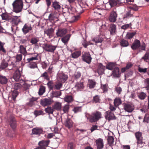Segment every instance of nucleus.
<instances>
[{
  "label": "nucleus",
  "instance_id": "f257e3e1",
  "mask_svg": "<svg viewBox=\"0 0 149 149\" xmlns=\"http://www.w3.org/2000/svg\"><path fill=\"white\" fill-rule=\"evenodd\" d=\"M12 5L14 12L17 13L22 11L23 7V2L22 0H16Z\"/></svg>",
  "mask_w": 149,
  "mask_h": 149
},
{
  "label": "nucleus",
  "instance_id": "f03ea898",
  "mask_svg": "<svg viewBox=\"0 0 149 149\" xmlns=\"http://www.w3.org/2000/svg\"><path fill=\"white\" fill-rule=\"evenodd\" d=\"M135 135L136 139L137 147L140 148L143 147L145 143L144 142L141 132H136L135 134Z\"/></svg>",
  "mask_w": 149,
  "mask_h": 149
},
{
  "label": "nucleus",
  "instance_id": "7ed1b4c3",
  "mask_svg": "<svg viewBox=\"0 0 149 149\" xmlns=\"http://www.w3.org/2000/svg\"><path fill=\"white\" fill-rule=\"evenodd\" d=\"M102 114L101 112L96 111L93 112L89 116V119L91 123L95 122L98 121L101 118Z\"/></svg>",
  "mask_w": 149,
  "mask_h": 149
},
{
  "label": "nucleus",
  "instance_id": "20e7f679",
  "mask_svg": "<svg viewBox=\"0 0 149 149\" xmlns=\"http://www.w3.org/2000/svg\"><path fill=\"white\" fill-rule=\"evenodd\" d=\"M56 47V46L47 43L44 44L42 45V48L45 50L50 52H54Z\"/></svg>",
  "mask_w": 149,
  "mask_h": 149
},
{
  "label": "nucleus",
  "instance_id": "39448f33",
  "mask_svg": "<svg viewBox=\"0 0 149 149\" xmlns=\"http://www.w3.org/2000/svg\"><path fill=\"white\" fill-rule=\"evenodd\" d=\"M81 58L82 61L90 64L91 62L92 58L89 52H85L82 54Z\"/></svg>",
  "mask_w": 149,
  "mask_h": 149
},
{
  "label": "nucleus",
  "instance_id": "423d86ee",
  "mask_svg": "<svg viewBox=\"0 0 149 149\" xmlns=\"http://www.w3.org/2000/svg\"><path fill=\"white\" fill-rule=\"evenodd\" d=\"M8 122L11 128L13 130L15 129L17 127V121L15 117L13 116L9 117L8 120Z\"/></svg>",
  "mask_w": 149,
  "mask_h": 149
},
{
  "label": "nucleus",
  "instance_id": "0eeeda50",
  "mask_svg": "<svg viewBox=\"0 0 149 149\" xmlns=\"http://www.w3.org/2000/svg\"><path fill=\"white\" fill-rule=\"evenodd\" d=\"M50 141L43 140L40 141L38 143L39 146L34 149H46L48 146Z\"/></svg>",
  "mask_w": 149,
  "mask_h": 149
},
{
  "label": "nucleus",
  "instance_id": "6e6552de",
  "mask_svg": "<svg viewBox=\"0 0 149 149\" xmlns=\"http://www.w3.org/2000/svg\"><path fill=\"white\" fill-rule=\"evenodd\" d=\"M123 105L125 111L131 113L134 109V105L131 103H124Z\"/></svg>",
  "mask_w": 149,
  "mask_h": 149
},
{
  "label": "nucleus",
  "instance_id": "1a4fd4ad",
  "mask_svg": "<svg viewBox=\"0 0 149 149\" xmlns=\"http://www.w3.org/2000/svg\"><path fill=\"white\" fill-rule=\"evenodd\" d=\"M52 100L50 98H45L40 101V104L43 107L50 105L52 103Z\"/></svg>",
  "mask_w": 149,
  "mask_h": 149
},
{
  "label": "nucleus",
  "instance_id": "9d476101",
  "mask_svg": "<svg viewBox=\"0 0 149 149\" xmlns=\"http://www.w3.org/2000/svg\"><path fill=\"white\" fill-rule=\"evenodd\" d=\"M117 16L118 14L116 12L113 10L110 13L109 18V21L112 22H115L116 20Z\"/></svg>",
  "mask_w": 149,
  "mask_h": 149
},
{
  "label": "nucleus",
  "instance_id": "9b49d317",
  "mask_svg": "<svg viewBox=\"0 0 149 149\" xmlns=\"http://www.w3.org/2000/svg\"><path fill=\"white\" fill-rule=\"evenodd\" d=\"M120 75L121 73L118 67H116L113 69L111 73V76L113 77L119 78L120 77Z\"/></svg>",
  "mask_w": 149,
  "mask_h": 149
},
{
  "label": "nucleus",
  "instance_id": "f8f14e48",
  "mask_svg": "<svg viewBox=\"0 0 149 149\" xmlns=\"http://www.w3.org/2000/svg\"><path fill=\"white\" fill-rule=\"evenodd\" d=\"M97 149H102L104 146L103 140L101 138H99L95 140Z\"/></svg>",
  "mask_w": 149,
  "mask_h": 149
},
{
  "label": "nucleus",
  "instance_id": "ddd939ff",
  "mask_svg": "<svg viewBox=\"0 0 149 149\" xmlns=\"http://www.w3.org/2000/svg\"><path fill=\"white\" fill-rule=\"evenodd\" d=\"M22 32L24 34H26L32 30V28L31 24L26 23L25 24L22 29Z\"/></svg>",
  "mask_w": 149,
  "mask_h": 149
},
{
  "label": "nucleus",
  "instance_id": "4468645a",
  "mask_svg": "<svg viewBox=\"0 0 149 149\" xmlns=\"http://www.w3.org/2000/svg\"><path fill=\"white\" fill-rule=\"evenodd\" d=\"M20 77L21 73L20 71L18 70H16L13 73V78L16 81H19V80L23 81V80L20 79Z\"/></svg>",
  "mask_w": 149,
  "mask_h": 149
},
{
  "label": "nucleus",
  "instance_id": "2eb2a0df",
  "mask_svg": "<svg viewBox=\"0 0 149 149\" xmlns=\"http://www.w3.org/2000/svg\"><path fill=\"white\" fill-rule=\"evenodd\" d=\"M106 115H105V118L109 120H115L116 119V117L113 113L111 111H108L106 112Z\"/></svg>",
  "mask_w": 149,
  "mask_h": 149
},
{
  "label": "nucleus",
  "instance_id": "dca6fc26",
  "mask_svg": "<svg viewBox=\"0 0 149 149\" xmlns=\"http://www.w3.org/2000/svg\"><path fill=\"white\" fill-rule=\"evenodd\" d=\"M134 13L131 10L128 8L127 11L126 12V13L124 15L123 19L124 20L126 21L127 19L129 18L133 17V14Z\"/></svg>",
  "mask_w": 149,
  "mask_h": 149
},
{
  "label": "nucleus",
  "instance_id": "f3484780",
  "mask_svg": "<svg viewBox=\"0 0 149 149\" xmlns=\"http://www.w3.org/2000/svg\"><path fill=\"white\" fill-rule=\"evenodd\" d=\"M67 30L65 29H58L57 31L56 35L57 37H62L67 33Z\"/></svg>",
  "mask_w": 149,
  "mask_h": 149
},
{
  "label": "nucleus",
  "instance_id": "a211bd4d",
  "mask_svg": "<svg viewBox=\"0 0 149 149\" xmlns=\"http://www.w3.org/2000/svg\"><path fill=\"white\" fill-rule=\"evenodd\" d=\"M140 46V41L137 39H136L132 44L131 48L133 50H136L139 49Z\"/></svg>",
  "mask_w": 149,
  "mask_h": 149
},
{
  "label": "nucleus",
  "instance_id": "6ab92c4d",
  "mask_svg": "<svg viewBox=\"0 0 149 149\" xmlns=\"http://www.w3.org/2000/svg\"><path fill=\"white\" fill-rule=\"evenodd\" d=\"M19 16H15L14 17H12L10 22L13 24L17 25L20 22H22L21 19L19 18Z\"/></svg>",
  "mask_w": 149,
  "mask_h": 149
},
{
  "label": "nucleus",
  "instance_id": "aec40b11",
  "mask_svg": "<svg viewBox=\"0 0 149 149\" xmlns=\"http://www.w3.org/2000/svg\"><path fill=\"white\" fill-rule=\"evenodd\" d=\"M109 30L111 35L115 34L117 32L116 25L113 23L111 24L110 25Z\"/></svg>",
  "mask_w": 149,
  "mask_h": 149
},
{
  "label": "nucleus",
  "instance_id": "412c9836",
  "mask_svg": "<svg viewBox=\"0 0 149 149\" xmlns=\"http://www.w3.org/2000/svg\"><path fill=\"white\" fill-rule=\"evenodd\" d=\"M54 31V29L51 28L45 30L44 32L45 34H47L49 38H51L52 36Z\"/></svg>",
  "mask_w": 149,
  "mask_h": 149
},
{
  "label": "nucleus",
  "instance_id": "4be33fe9",
  "mask_svg": "<svg viewBox=\"0 0 149 149\" xmlns=\"http://www.w3.org/2000/svg\"><path fill=\"white\" fill-rule=\"evenodd\" d=\"M105 66L103 65L101 63L99 64L97 69V72L99 75L103 74L104 72Z\"/></svg>",
  "mask_w": 149,
  "mask_h": 149
},
{
  "label": "nucleus",
  "instance_id": "5701e85b",
  "mask_svg": "<svg viewBox=\"0 0 149 149\" xmlns=\"http://www.w3.org/2000/svg\"><path fill=\"white\" fill-rule=\"evenodd\" d=\"M65 126L68 129L72 127L73 126V122L70 118H68L64 123Z\"/></svg>",
  "mask_w": 149,
  "mask_h": 149
},
{
  "label": "nucleus",
  "instance_id": "b1692460",
  "mask_svg": "<svg viewBox=\"0 0 149 149\" xmlns=\"http://www.w3.org/2000/svg\"><path fill=\"white\" fill-rule=\"evenodd\" d=\"M43 131L42 128H34L32 130V133L34 134L39 135L42 133Z\"/></svg>",
  "mask_w": 149,
  "mask_h": 149
},
{
  "label": "nucleus",
  "instance_id": "393cba45",
  "mask_svg": "<svg viewBox=\"0 0 149 149\" xmlns=\"http://www.w3.org/2000/svg\"><path fill=\"white\" fill-rule=\"evenodd\" d=\"M81 55V51L80 50L75 51L72 52L70 56L74 58H77Z\"/></svg>",
  "mask_w": 149,
  "mask_h": 149
},
{
  "label": "nucleus",
  "instance_id": "a878e982",
  "mask_svg": "<svg viewBox=\"0 0 149 149\" xmlns=\"http://www.w3.org/2000/svg\"><path fill=\"white\" fill-rule=\"evenodd\" d=\"M59 77L60 81L62 82H64L68 79V76L64 73H62L59 74Z\"/></svg>",
  "mask_w": 149,
  "mask_h": 149
},
{
  "label": "nucleus",
  "instance_id": "bb28decb",
  "mask_svg": "<svg viewBox=\"0 0 149 149\" xmlns=\"http://www.w3.org/2000/svg\"><path fill=\"white\" fill-rule=\"evenodd\" d=\"M38 99V98L34 97L29 99V102L28 103V105L31 107L35 105Z\"/></svg>",
  "mask_w": 149,
  "mask_h": 149
},
{
  "label": "nucleus",
  "instance_id": "cd10ccee",
  "mask_svg": "<svg viewBox=\"0 0 149 149\" xmlns=\"http://www.w3.org/2000/svg\"><path fill=\"white\" fill-rule=\"evenodd\" d=\"M84 87L83 82L81 81L77 83L74 86V88L77 91L81 90L84 88Z\"/></svg>",
  "mask_w": 149,
  "mask_h": 149
},
{
  "label": "nucleus",
  "instance_id": "c85d7f7f",
  "mask_svg": "<svg viewBox=\"0 0 149 149\" xmlns=\"http://www.w3.org/2000/svg\"><path fill=\"white\" fill-rule=\"evenodd\" d=\"M3 20H6L10 22L12 17L5 13H2L1 15Z\"/></svg>",
  "mask_w": 149,
  "mask_h": 149
},
{
  "label": "nucleus",
  "instance_id": "c756f323",
  "mask_svg": "<svg viewBox=\"0 0 149 149\" xmlns=\"http://www.w3.org/2000/svg\"><path fill=\"white\" fill-rule=\"evenodd\" d=\"M54 110L57 111H60L61 109V104L59 102H56L52 106Z\"/></svg>",
  "mask_w": 149,
  "mask_h": 149
},
{
  "label": "nucleus",
  "instance_id": "7c9ffc66",
  "mask_svg": "<svg viewBox=\"0 0 149 149\" xmlns=\"http://www.w3.org/2000/svg\"><path fill=\"white\" fill-rule=\"evenodd\" d=\"M26 46L24 47L23 45H20L19 47L20 52L24 56L26 55L27 54V52L26 50Z\"/></svg>",
  "mask_w": 149,
  "mask_h": 149
},
{
  "label": "nucleus",
  "instance_id": "2f4dec72",
  "mask_svg": "<svg viewBox=\"0 0 149 149\" xmlns=\"http://www.w3.org/2000/svg\"><path fill=\"white\" fill-rule=\"evenodd\" d=\"M133 65V64L130 62L127 63L125 67L123 68H121V72L122 73L125 72L127 70L131 68Z\"/></svg>",
  "mask_w": 149,
  "mask_h": 149
},
{
  "label": "nucleus",
  "instance_id": "473e14b6",
  "mask_svg": "<svg viewBox=\"0 0 149 149\" xmlns=\"http://www.w3.org/2000/svg\"><path fill=\"white\" fill-rule=\"evenodd\" d=\"M120 1L119 0H110L109 3L111 8L119 4Z\"/></svg>",
  "mask_w": 149,
  "mask_h": 149
},
{
  "label": "nucleus",
  "instance_id": "72a5a7b5",
  "mask_svg": "<svg viewBox=\"0 0 149 149\" xmlns=\"http://www.w3.org/2000/svg\"><path fill=\"white\" fill-rule=\"evenodd\" d=\"M64 99L65 102L69 103L73 100V97L71 95H67L65 97Z\"/></svg>",
  "mask_w": 149,
  "mask_h": 149
},
{
  "label": "nucleus",
  "instance_id": "f704fd0d",
  "mask_svg": "<svg viewBox=\"0 0 149 149\" xmlns=\"http://www.w3.org/2000/svg\"><path fill=\"white\" fill-rule=\"evenodd\" d=\"M52 7L55 10H58L60 9L61 6L59 4V3L57 1H54L52 3Z\"/></svg>",
  "mask_w": 149,
  "mask_h": 149
},
{
  "label": "nucleus",
  "instance_id": "c9c22d12",
  "mask_svg": "<svg viewBox=\"0 0 149 149\" xmlns=\"http://www.w3.org/2000/svg\"><path fill=\"white\" fill-rule=\"evenodd\" d=\"M113 103L115 106L117 107L121 104L122 101L120 98L116 97L114 100Z\"/></svg>",
  "mask_w": 149,
  "mask_h": 149
},
{
  "label": "nucleus",
  "instance_id": "e433bc0d",
  "mask_svg": "<svg viewBox=\"0 0 149 149\" xmlns=\"http://www.w3.org/2000/svg\"><path fill=\"white\" fill-rule=\"evenodd\" d=\"M96 84V82L92 80H89L88 81V86L90 88H94Z\"/></svg>",
  "mask_w": 149,
  "mask_h": 149
},
{
  "label": "nucleus",
  "instance_id": "4c0bfd02",
  "mask_svg": "<svg viewBox=\"0 0 149 149\" xmlns=\"http://www.w3.org/2000/svg\"><path fill=\"white\" fill-rule=\"evenodd\" d=\"M128 8L132 11L134 13L135 11H137L138 9V7L135 4H133L131 6H128Z\"/></svg>",
  "mask_w": 149,
  "mask_h": 149
},
{
  "label": "nucleus",
  "instance_id": "58836bf2",
  "mask_svg": "<svg viewBox=\"0 0 149 149\" xmlns=\"http://www.w3.org/2000/svg\"><path fill=\"white\" fill-rule=\"evenodd\" d=\"M120 45L123 47H127L129 45L127 41L124 39H121L120 42Z\"/></svg>",
  "mask_w": 149,
  "mask_h": 149
},
{
  "label": "nucleus",
  "instance_id": "ea45409f",
  "mask_svg": "<svg viewBox=\"0 0 149 149\" xmlns=\"http://www.w3.org/2000/svg\"><path fill=\"white\" fill-rule=\"evenodd\" d=\"M8 82V79L4 76H0V83L1 84H6Z\"/></svg>",
  "mask_w": 149,
  "mask_h": 149
},
{
  "label": "nucleus",
  "instance_id": "a19ab883",
  "mask_svg": "<svg viewBox=\"0 0 149 149\" xmlns=\"http://www.w3.org/2000/svg\"><path fill=\"white\" fill-rule=\"evenodd\" d=\"M39 38L37 37H34L31 38L30 40V43L32 45H37L39 42Z\"/></svg>",
  "mask_w": 149,
  "mask_h": 149
},
{
  "label": "nucleus",
  "instance_id": "79ce46f5",
  "mask_svg": "<svg viewBox=\"0 0 149 149\" xmlns=\"http://www.w3.org/2000/svg\"><path fill=\"white\" fill-rule=\"evenodd\" d=\"M8 63L4 60L2 61L0 65V68L5 69L8 66Z\"/></svg>",
  "mask_w": 149,
  "mask_h": 149
},
{
  "label": "nucleus",
  "instance_id": "37998d69",
  "mask_svg": "<svg viewBox=\"0 0 149 149\" xmlns=\"http://www.w3.org/2000/svg\"><path fill=\"white\" fill-rule=\"evenodd\" d=\"M116 67L115 64L112 63H109L106 66V68L110 70H113V69H114V68H116Z\"/></svg>",
  "mask_w": 149,
  "mask_h": 149
},
{
  "label": "nucleus",
  "instance_id": "c03bdc74",
  "mask_svg": "<svg viewBox=\"0 0 149 149\" xmlns=\"http://www.w3.org/2000/svg\"><path fill=\"white\" fill-rule=\"evenodd\" d=\"M61 94V92L60 91H53L52 93V97H59Z\"/></svg>",
  "mask_w": 149,
  "mask_h": 149
},
{
  "label": "nucleus",
  "instance_id": "a18cd8bd",
  "mask_svg": "<svg viewBox=\"0 0 149 149\" xmlns=\"http://www.w3.org/2000/svg\"><path fill=\"white\" fill-rule=\"evenodd\" d=\"M45 87L43 86H40L39 89L38 94L39 95H41L45 92Z\"/></svg>",
  "mask_w": 149,
  "mask_h": 149
},
{
  "label": "nucleus",
  "instance_id": "49530a36",
  "mask_svg": "<svg viewBox=\"0 0 149 149\" xmlns=\"http://www.w3.org/2000/svg\"><path fill=\"white\" fill-rule=\"evenodd\" d=\"M103 38L100 36H97L95 38H93L92 40L96 43L101 42L103 41Z\"/></svg>",
  "mask_w": 149,
  "mask_h": 149
},
{
  "label": "nucleus",
  "instance_id": "de8ad7c7",
  "mask_svg": "<svg viewBox=\"0 0 149 149\" xmlns=\"http://www.w3.org/2000/svg\"><path fill=\"white\" fill-rule=\"evenodd\" d=\"M136 34L135 32H134L132 33H127L126 36V38L129 39H131Z\"/></svg>",
  "mask_w": 149,
  "mask_h": 149
},
{
  "label": "nucleus",
  "instance_id": "09e8293b",
  "mask_svg": "<svg viewBox=\"0 0 149 149\" xmlns=\"http://www.w3.org/2000/svg\"><path fill=\"white\" fill-rule=\"evenodd\" d=\"M33 113L36 117L40 115H43L44 114L43 111L42 110H35Z\"/></svg>",
  "mask_w": 149,
  "mask_h": 149
},
{
  "label": "nucleus",
  "instance_id": "8fccbe9b",
  "mask_svg": "<svg viewBox=\"0 0 149 149\" xmlns=\"http://www.w3.org/2000/svg\"><path fill=\"white\" fill-rule=\"evenodd\" d=\"M18 95V92L14 90L12 92V98L13 100H15Z\"/></svg>",
  "mask_w": 149,
  "mask_h": 149
},
{
  "label": "nucleus",
  "instance_id": "3c124183",
  "mask_svg": "<svg viewBox=\"0 0 149 149\" xmlns=\"http://www.w3.org/2000/svg\"><path fill=\"white\" fill-rule=\"evenodd\" d=\"M146 96V94L143 92L140 93L138 95L139 98L141 100H144Z\"/></svg>",
  "mask_w": 149,
  "mask_h": 149
},
{
  "label": "nucleus",
  "instance_id": "603ef678",
  "mask_svg": "<svg viewBox=\"0 0 149 149\" xmlns=\"http://www.w3.org/2000/svg\"><path fill=\"white\" fill-rule=\"evenodd\" d=\"M69 106L68 105H65L63 107L62 110L64 112V113H67L69 112Z\"/></svg>",
  "mask_w": 149,
  "mask_h": 149
},
{
  "label": "nucleus",
  "instance_id": "864d4df0",
  "mask_svg": "<svg viewBox=\"0 0 149 149\" xmlns=\"http://www.w3.org/2000/svg\"><path fill=\"white\" fill-rule=\"evenodd\" d=\"M53 109L51 107H49L45 109V111L47 113L49 114H52L54 111Z\"/></svg>",
  "mask_w": 149,
  "mask_h": 149
},
{
  "label": "nucleus",
  "instance_id": "5fc2aeb1",
  "mask_svg": "<svg viewBox=\"0 0 149 149\" xmlns=\"http://www.w3.org/2000/svg\"><path fill=\"white\" fill-rule=\"evenodd\" d=\"M108 143L110 145H112L114 141V138L113 136H109L108 138Z\"/></svg>",
  "mask_w": 149,
  "mask_h": 149
},
{
  "label": "nucleus",
  "instance_id": "6e6d98bb",
  "mask_svg": "<svg viewBox=\"0 0 149 149\" xmlns=\"http://www.w3.org/2000/svg\"><path fill=\"white\" fill-rule=\"evenodd\" d=\"M22 87V85L19 83L15 84H14V88L15 91L20 89Z\"/></svg>",
  "mask_w": 149,
  "mask_h": 149
},
{
  "label": "nucleus",
  "instance_id": "4d7b16f0",
  "mask_svg": "<svg viewBox=\"0 0 149 149\" xmlns=\"http://www.w3.org/2000/svg\"><path fill=\"white\" fill-rule=\"evenodd\" d=\"M4 44L0 42V52H3L4 54H6V52L3 47Z\"/></svg>",
  "mask_w": 149,
  "mask_h": 149
},
{
  "label": "nucleus",
  "instance_id": "13d9d810",
  "mask_svg": "<svg viewBox=\"0 0 149 149\" xmlns=\"http://www.w3.org/2000/svg\"><path fill=\"white\" fill-rule=\"evenodd\" d=\"M62 86V84L61 83H58L54 85V89L59 90L61 88Z\"/></svg>",
  "mask_w": 149,
  "mask_h": 149
},
{
  "label": "nucleus",
  "instance_id": "bf43d9fd",
  "mask_svg": "<svg viewBox=\"0 0 149 149\" xmlns=\"http://www.w3.org/2000/svg\"><path fill=\"white\" fill-rule=\"evenodd\" d=\"M93 101L95 103L100 102V99L99 96L97 95L94 97Z\"/></svg>",
  "mask_w": 149,
  "mask_h": 149
},
{
  "label": "nucleus",
  "instance_id": "052dcab7",
  "mask_svg": "<svg viewBox=\"0 0 149 149\" xmlns=\"http://www.w3.org/2000/svg\"><path fill=\"white\" fill-rule=\"evenodd\" d=\"M149 53L147 52L145 54L144 56H143L141 59H143L145 61L147 62V60L149 59Z\"/></svg>",
  "mask_w": 149,
  "mask_h": 149
},
{
  "label": "nucleus",
  "instance_id": "680f3d73",
  "mask_svg": "<svg viewBox=\"0 0 149 149\" xmlns=\"http://www.w3.org/2000/svg\"><path fill=\"white\" fill-rule=\"evenodd\" d=\"M47 85L51 90H53L54 89V85H53V82L52 81H49L47 83Z\"/></svg>",
  "mask_w": 149,
  "mask_h": 149
},
{
  "label": "nucleus",
  "instance_id": "e2e57ef3",
  "mask_svg": "<svg viewBox=\"0 0 149 149\" xmlns=\"http://www.w3.org/2000/svg\"><path fill=\"white\" fill-rule=\"evenodd\" d=\"M37 67L36 63L35 62L30 63L29 67L31 68H34Z\"/></svg>",
  "mask_w": 149,
  "mask_h": 149
},
{
  "label": "nucleus",
  "instance_id": "0e129e2a",
  "mask_svg": "<svg viewBox=\"0 0 149 149\" xmlns=\"http://www.w3.org/2000/svg\"><path fill=\"white\" fill-rule=\"evenodd\" d=\"M145 83L146 84L145 88L147 90H149V78H147L144 81Z\"/></svg>",
  "mask_w": 149,
  "mask_h": 149
},
{
  "label": "nucleus",
  "instance_id": "69168bd1",
  "mask_svg": "<svg viewBox=\"0 0 149 149\" xmlns=\"http://www.w3.org/2000/svg\"><path fill=\"white\" fill-rule=\"evenodd\" d=\"M41 77H43L45 79H46L47 80H49V78L47 72H45L43 73Z\"/></svg>",
  "mask_w": 149,
  "mask_h": 149
},
{
  "label": "nucleus",
  "instance_id": "338daca9",
  "mask_svg": "<svg viewBox=\"0 0 149 149\" xmlns=\"http://www.w3.org/2000/svg\"><path fill=\"white\" fill-rule=\"evenodd\" d=\"M101 88L103 91V92H106L107 91L108 87L106 84H101Z\"/></svg>",
  "mask_w": 149,
  "mask_h": 149
},
{
  "label": "nucleus",
  "instance_id": "774afa93",
  "mask_svg": "<svg viewBox=\"0 0 149 149\" xmlns=\"http://www.w3.org/2000/svg\"><path fill=\"white\" fill-rule=\"evenodd\" d=\"M75 146L74 144L72 143H69L67 147V149H74Z\"/></svg>",
  "mask_w": 149,
  "mask_h": 149
}]
</instances>
